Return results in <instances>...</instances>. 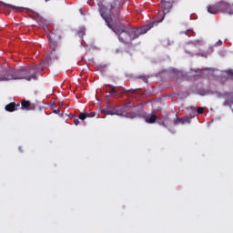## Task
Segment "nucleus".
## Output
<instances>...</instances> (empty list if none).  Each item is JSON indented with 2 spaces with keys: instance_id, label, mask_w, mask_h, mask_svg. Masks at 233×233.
Returning a JSON list of instances; mask_svg holds the SVG:
<instances>
[{
  "instance_id": "1",
  "label": "nucleus",
  "mask_w": 233,
  "mask_h": 233,
  "mask_svg": "<svg viewBox=\"0 0 233 233\" xmlns=\"http://www.w3.org/2000/svg\"><path fill=\"white\" fill-rule=\"evenodd\" d=\"M101 17L106 24V26L113 30L116 35H118V39L120 43H124L125 45H130L134 39H137L139 35L143 34H147L148 30L154 28V26H157L162 20L153 21L146 25L141 26L140 28L134 27H125L124 25H112V15L105 13L103 10H100Z\"/></svg>"
},
{
  "instance_id": "2",
  "label": "nucleus",
  "mask_w": 233,
  "mask_h": 233,
  "mask_svg": "<svg viewBox=\"0 0 233 233\" xmlns=\"http://www.w3.org/2000/svg\"><path fill=\"white\" fill-rule=\"evenodd\" d=\"M37 72H39L38 66H34L29 69L2 71L0 72V81H12L15 79L32 81V79H37Z\"/></svg>"
},
{
  "instance_id": "3",
  "label": "nucleus",
  "mask_w": 233,
  "mask_h": 233,
  "mask_svg": "<svg viewBox=\"0 0 233 233\" xmlns=\"http://www.w3.org/2000/svg\"><path fill=\"white\" fill-rule=\"evenodd\" d=\"M61 34H63L62 31H56V33L52 32L47 35L51 50L46 58L47 65H50L52 61H57V59H59L57 52L56 51L57 50V39L61 38Z\"/></svg>"
},
{
  "instance_id": "4",
  "label": "nucleus",
  "mask_w": 233,
  "mask_h": 233,
  "mask_svg": "<svg viewBox=\"0 0 233 233\" xmlns=\"http://www.w3.org/2000/svg\"><path fill=\"white\" fill-rule=\"evenodd\" d=\"M218 10L223 14H228L229 15H233V8L229 3L225 1L218 2Z\"/></svg>"
},
{
  "instance_id": "5",
  "label": "nucleus",
  "mask_w": 233,
  "mask_h": 233,
  "mask_svg": "<svg viewBox=\"0 0 233 233\" xmlns=\"http://www.w3.org/2000/svg\"><path fill=\"white\" fill-rule=\"evenodd\" d=\"M172 3H174V0H162L159 4V6L163 12V15H167L168 12L172 9Z\"/></svg>"
},
{
  "instance_id": "6",
  "label": "nucleus",
  "mask_w": 233,
  "mask_h": 233,
  "mask_svg": "<svg viewBox=\"0 0 233 233\" xmlns=\"http://www.w3.org/2000/svg\"><path fill=\"white\" fill-rule=\"evenodd\" d=\"M106 90L110 94V96H116V94H125V92H127V89L119 90L116 88V86L111 85H106Z\"/></svg>"
},
{
  "instance_id": "7",
  "label": "nucleus",
  "mask_w": 233,
  "mask_h": 233,
  "mask_svg": "<svg viewBox=\"0 0 233 233\" xmlns=\"http://www.w3.org/2000/svg\"><path fill=\"white\" fill-rule=\"evenodd\" d=\"M103 113L106 114V116H123V110L118 107H115L113 109H104Z\"/></svg>"
},
{
  "instance_id": "8",
  "label": "nucleus",
  "mask_w": 233,
  "mask_h": 233,
  "mask_svg": "<svg viewBox=\"0 0 233 233\" xmlns=\"http://www.w3.org/2000/svg\"><path fill=\"white\" fill-rule=\"evenodd\" d=\"M208 14H212L213 15L220 14L218 2H217L214 5H208Z\"/></svg>"
},
{
  "instance_id": "9",
  "label": "nucleus",
  "mask_w": 233,
  "mask_h": 233,
  "mask_svg": "<svg viewBox=\"0 0 233 233\" xmlns=\"http://www.w3.org/2000/svg\"><path fill=\"white\" fill-rule=\"evenodd\" d=\"M20 106L21 104H15V102H11L5 106V110L6 112H15V110H19Z\"/></svg>"
},
{
  "instance_id": "10",
  "label": "nucleus",
  "mask_w": 233,
  "mask_h": 233,
  "mask_svg": "<svg viewBox=\"0 0 233 233\" xmlns=\"http://www.w3.org/2000/svg\"><path fill=\"white\" fill-rule=\"evenodd\" d=\"M174 125H185V123H190V116H185L182 118L177 117L174 121H173Z\"/></svg>"
},
{
  "instance_id": "11",
  "label": "nucleus",
  "mask_w": 233,
  "mask_h": 233,
  "mask_svg": "<svg viewBox=\"0 0 233 233\" xmlns=\"http://www.w3.org/2000/svg\"><path fill=\"white\" fill-rule=\"evenodd\" d=\"M2 6L3 8H5V10H12V12H17L18 10H21V7L19 6L12 5L4 2H2Z\"/></svg>"
},
{
  "instance_id": "12",
  "label": "nucleus",
  "mask_w": 233,
  "mask_h": 233,
  "mask_svg": "<svg viewBox=\"0 0 233 233\" xmlns=\"http://www.w3.org/2000/svg\"><path fill=\"white\" fill-rule=\"evenodd\" d=\"M19 108H21V110H32V104L28 100H22Z\"/></svg>"
},
{
  "instance_id": "13",
  "label": "nucleus",
  "mask_w": 233,
  "mask_h": 233,
  "mask_svg": "<svg viewBox=\"0 0 233 233\" xmlns=\"http://www.w3.org/2000/svg\"><path fill=\"white\" fill-rule=\"evenodd\" d=\"M156 121H157V116L154 114L146 116V123H148L149 125H153Z\"/></svg>"
},
{
  "instance_id": "14",
  "label": "nucleus",
  "mask_w": 233,
  "mask_h": 233,
  "mask_svg": "<svg viewBox=\"0 0 233 233\" xmlns=\"http://www.w3.org/2000/svg\"><path fill=\"white\" fill-rule=\"evenodd\" d=\"M204 111H205L204 107H198L197 113H196V109L194 108V112L189 115L190 119L196 117V116H198V114H203Z\"/></svg>"
},
{
  "instance_id": "15",
  "label": "nucleus",
  "mask_w": 233,
  "mask_h": 233,
  "mask_svg": "<svg viewBox=\"0 0 233 233\" xmlns=\"http://www.w3.org/2000/svg\"><path fill=\"white\" fill-rule=\"evenodd\" d=\"M120 116L127 117V119H134V118L137 117V114L131 112V113L122 114V116Z\"/></svg>"
},
{
  "instance_id": "16",
  "label": "nucleus",
  "mask_w": 233,
  "mask_h": 233,
  "mask_svg": "<svg viewBox=\"0 0 233 233\" xmlns=\"http://www.w3.org/2000/svg\"><path fill=\"white\" fill-rule=\"evenodd\" d=\"M169 123H170V118H168V115H167L165 120L162 121L161 125L164 126L165 128H168Z\"/></svg>"
},
{
  "instance_id": "17",
  "label": "nucleus",
  "mask_w": 233,
  "mask_h": 233,
  "mask_svg": "<svg viewBox=\"0 0 233 233\" xmlns=\"http://www.w3.org/2000/svg\"><path fill=\"white\" fill-rule=\"evenodd\" d=\"M86 117H88L87 113H80L78 116V119H81V121H85Z\"/></svg>"
},
{
  "instance_id": "18",
  "label": "nucleus",
  "mask_w": 233,
  "mask_h": 233,
  "mask_svg": "<svg viewBox=\"0 0 233 233\" xmlns=\"http://www.w3.org/2000/svg\"><path fill=\"white\" fill-rule=\"evenodd\" d=\"M182 34H185L186 35L190 36V35H194V31L188 29V30H187L185 32H182Z\"/></svg>"
},
{
  "instance_id": "19",
  "label": "nucleus",
  "mask_w": 233,
  "mask_h": 233,
  "mask_svg": "<svg viewBox=\"0 0 233 233\" xmlns=\"http://www.w3.org/2000/svg\"><path fill=\"white\" fill-rule=\"evenodd\" d=\"M87 117H96V112L87 113Z\"/></svg>"
},
{
  "instance_id": "20",
  "label": "nucleus",
  "mask_w": 233,
  "mask_h": 233,
  "mask_svg": "<svg viewBox=\"0 0 233 233\" xmlns=\"http://www.w3.org/2000/svg\"><path fill=\"white\" fill-rule=\"evenodd\" d=\"M223 45V42L221 40H218L215 46H221Z\"/></svg>"
},
{
  "instance_id": "21",
  "label": "nucleus",
  "mask_w": 233,
  "mask_h": 233,
  "mask_svg": "<svg viewBox=\"0 0 233 233\" xmlns=\"http://www.w3.org/2000/svg\"><path fill=\"white\" fill-rule=\"evenodd\" d=\"M116 8V1L110 5V10H114Z\"/></svg>"
},
{
  "instance_id": "22",
  "label": "nucleus",
  "mask_w": 233,
  "mask_h": 233,
  "mask_svg": "<svg viewBox=\"0 0 233 233\" xmlns=\"http://www.w3.org/2000/svg\"><path fill=\"white\" fill-rule=\"evenodd\" d=\"M74 125H76V127H77V125H79V118L74 119Z\"/></svg>"
},
{
  "instance_id": "23",
  "label": "nucleus",
  "mask_w": 233,
  "mask_h": 233,
  "mask_svg": "<svg viewBox=\"0 0 233 233\" xmlns=\"http://www.w3.org/2000/svg\"><path fill=\"white\" fill-rule=\"evenodd\" d=\"M141 79L144 81V83H148V78H147V76H141Z\"/></svg>"
},
{
  "instance_id": "24",
  "label": "nucleus",
  "mask_w": 233,
  "mask_h": 233,
  "mask_svg": "<svg viewBox=\"0 0 233 233\" xmlns=\"http://www.w3.org/2000/svg\"><path fill=\"white\" fill-rule=\"evenodd\" d=\"M128 92H131L132 94H136V89H129Z\"/></svg>"
},
{
  "instance_id": "25",
  "label": "nucleus",
  "mask_w": 233,
  "mask_h": 233,
  "mask_svg": "<svg viewBox=\"0 0 233 233\" xmlns=\"http://www.w3.org/2000/svg\"><path fill=\"white\" fill-rule=\"evenodd\" d=\"M54 112H55V114H58L59 113V109L55 110Z\"/></svg>"
},
{
  "instance_id": "26",
  "label": "nucleus",
  "mask_w": 233,
  "mask_h": 233,
  "mask_svg": "<svg viewBox=\"0 0 233 233\" xmlns=\"http://www.w3.org/2000/svg\"><path fill=\"white\" fill-rule=\"evenodd\" d=\"M127 108H132V106L127 105Z\"/></svg>"
},
{
  "instance_id": "27",
  "label": "nucleus",
  "mask_w": 233,
  "mask_h": 233,
  "mask_svg": "<svg viewBox=\"0 0 233 233\" xmlns=\"http://www.w3.org/2000/svg\"><path fill=\"white\" fill-rule=\"evenodd\" d=\"M47 1H50V0H46V3H47Z\"/></svg>"
}]
</instances>
